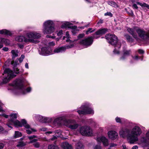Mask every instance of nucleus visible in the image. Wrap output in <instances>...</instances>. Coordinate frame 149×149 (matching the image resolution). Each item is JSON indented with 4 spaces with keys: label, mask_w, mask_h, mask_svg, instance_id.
Instances as JSON below:
<instances>
[{
    "label": "nucleus",
    "mask_w": 149,
    "mask_h": 149,
    "mask_svg": "<svg viewBox=\"0 0 149 149\" xmlns=\"http://www.w3.org/2000/svg\"><path fill=\"white\" fill-rule=\"evenodd\" d=\"M10 119L8 121L7 125L9 127L12 128L11 125H14L15 127H22L23 125L27 129L26 130V133L30 134L33 132H36L37 130L33 128L30 127L29 125L27 124L26 121L24 119H22L21 122L16 120L17 114L15 113L11 114L10 115Z\"/></svg>",
    "instance_id": "nucleus-1"
},
{
    "label": "nucleus",
    "mask_w": 149,
    "mask_h": 149,
    "mask_svg": "<svg viewBox=\"0 0 149 149\" xmlns=\"http://www.w3.org/2000/svg\"><path fill=\"white\" fill-rule=\"evenodd\" d=\"M142 131L140 128L138 126H135L131 130L130 135H129L128 140L130 144H133L138 140V136L141 134Z\"/></svg>",
    "instance_id": "nucleus-2"
},
{
    "label": "nucleus",
    "mask_w": 149,
    "mask_h": 149,
    "mask_svg": "<svg viewBox=\"0 0 149 149\" xmlns=\"http://www.w3.org/2000/svg\"><path fill=\"white\" fill-rule=\"evenodd\" d=\"M12 85L15 88L21 90L23 94H25L26 91L30 92L31 90L30 87L28 88L26 90L25 87L23 85V81L20 79H17L15 80L12 84Z\"/></svg>",
    "instance_id": "nucleus-3"
},
{
    "label": "nucleus",
    "mask_w": 149,
    "mask_h": 149,
    "mask_svg": "<svg viewBox=\"0 0 149 149\" xmlns=\"http://www.w3.org/2000/svg\"><path fill=\"white\" fill-rule=\"evenodd\" d=\"M3 75L4 76L2 79V83L4 84L7 83L11 78L16 76L13 71L9 68L5 69Z\"/></svg>",
    "instance_id": "nucleus-4"
},
{
    "label": "nucleus",
    "mask_w": 149,
    "mask_h": 149,
    "mask_svg": "<svg viewBox=\"0 0 149 149\" xmlns=\"http://www.w3.org/2000/svg\"><path fill=\"white\" fill-rule=\"evenodd\" d=\"M43 32L44 34H51L54 31V24L52 21L49 20L44 23Z\"/></svg>",
    "instance_id": "nucleus-5"
},
{
    "label": "nucleus",
    "mask_w": 149,
    "mask_h": 149,
    "mask_svg": "<svg viewBox=\"0 0 149 149\" xmlns=\"http://www.w3.org/2000/svg\"><path fill=\"white\" fill-rule=\"evenodd\" d=\"M106 39L108 40V42L111 45L115 46L118 48H120L121 46V43L118 42V38L117 37L114 35L107 34L105 36Z\"/></svg>",
    "instance_id": "nucleus-6"
},
{
    "label": "nucleus",
    "mask_w": 149,
    "mask_h": 149,
    "mask_svg": "<svg viewBox=\"0 0 149 149\" xmlns=\"http://www.w3.org/2000/svg\"><path fill=\"white\" fill-rule=\"evenodd\" d=\"M81 110H78L77 112L79 115L86 114H93L94 113L93 110L91 108L89 107L87 104L83 105L81 107Z\"/></svg>",
    "instance_id": "nucleus-7"
},
{
    "label": "nucleus",
    "mask_w": 149,
    "mask_h": 149,
    "mask_svg": "<svg viewBox=\"0 0 149 149\" xmlns=\"http://www.w3.org/2000/svg\"><path fill=\"white\" fill-rule=\"evenodd\" d=\"M94 39L93 36H89L80 41L79 43L80 44L87 47L92 45Z\"/></svg>",
    "instance_id": "nucleus-8"
},
{
    "label": "nucleus",
    "mask_w": 149,
    "mask_h": 149,
    "mask_svg": "<svg viewBox=\"0 0 149 149\" xmlns=\"http://www.w3.org/2000/svg\"><path fill=\"white\" fill-rule=\"evenodd\" d=\"M80 131L81 134L83 135L91 136L93 134L92 129L88 126L81 127Z\"/></svg>",
    "instance_id": "nucleus-9"
},
{
    "label": "nucleus",
    "mask_w": 149,
    "mask_h": 149,
    "mask_svg": "<svg viewBox=\"0 0 149 149\" xmlns=\"http://www.w3.org/2000/svg\"><path fill=\"white\" fill-rule=\"evenodd\" d=\"M108 29L103 28L99 29L93 34V36L95 39H97L101 36L105 34L107 31Z\"/></svg>",
    "instance_id": "nucleus-10"
},
{
    "label": "nucleus",
    "mask_w": 149,
    "mask_h": 149,
    "mask_svg": "<svg viewBox=\"0 0 149 149\" xmlns=\"http://www.w3.org/2000/svg\"><path fill=\"white\" fill-rule=\"evenodd\" d=\"M136 31L139 37L141 38L146 39L149 38V33H146L143 30L140 29H137Z\"/></svg>",
    "instance_id": "nucleus-11"
},
{
    "label": "nucleus",
    "mask_w": 149,
    "mask_h": 149,
    "mask_svg": "<svg viewBox=\"0 0 149 149\" xmlns=\"http://www.w3.org/2000/svg\"><path fill=\"white\" fill-rule=\"evenodd\" d=\"M74 46V45L71 44L70 45H68L59 47H58L55 49L54 50V52L55 53H58L62 52H65L66 49L71 48Z\"/></svg>",
    "instance_id": "nucleus-12"
},
{
    "label": "nucleus",
    "mask_w": 149,
    "mask_h": 149,
    "mask_svg": "<svg viewBox=\"0 0 149 149\" xmlns=\"http://www.w3.org/2000/svg\"><path fill=\"white\" fill-rule=\"evenodd\" d=\"M130 131L129 130L126 128H121L119 132V134L120 136L124 138L126 136H127L128 139V137L130 134Z\"/></svg>",
    "instance_id": "nucleus-13"
},
{
    "label": "nucleus",
    "mask_w": 149,
    "mask_h": 149,
    "mask_svg": "<svg viewBox=\"0 0 149 149\" xmlns=\"http://www.w3.org/2000/svg\"><path fill=\"white\" fill-rule=\"evenodd\" d=\"M66 121L68 123L67 126L72 129H76L78 126V124L76 123L75 121L74 120H68Z\"/></svg>",
    "instance_id": "nucleus-14"
},
{
    "label": "nucleus",
    "mask_w": 149,
    "mask_h": 149,
    "mask_svg": "<svg viewBox=\"0 0 149 149\" xmlns=\"http://www.w3.org/2000/svg\"><path fill=\"white\" fill-rule=\"evenodd\" d=\"M26 36L29 38H38L41 37V35L36 32H30L27 33Z\"/></svg>",
    "instance_id": "nucleus-15"
},
{
    "label": "nucleus",
    "mask_w": 149,
    "mask_h": 149,
    "mask_svg": "<svg viewBox=\"0 0 149 149\" xmlns=\"http://www.w3.org/2000/svg\"><path fill=\"white\" fill-rule=\"evenodd\" d=\"M97 140L98 142H102L104 146H107L109 145L108 141L107 139L105 137H99L97 138Z\"/></svg>",
    "instance_id": "nucleus-16"
},
{
    "label": "nucleus",
    "mask_w": 149,
    "mask_h": 149,
    "mask_svg": "<svg viewBox=\"0 0 149 149\" xmlns=\"http://www.w3.org/2000/svg\"><path fill=\"white\" fill-rule=\"evenodd\" d=\"M15 40L18 42H29L30 40V39H27L23 36H17L15 38Z\"/></svg>",
    "instance_id": "nucleus-17"
},
{
    "label": "nucleus",
    "mask_w": 149,
    "mask_h": 149,
    "mask_svg": "<svg viewBox=\"0 0 149 149\" xmlns=\"http://www.w3.org/2000/svg\"><path fill=\"white\" fill-rule=\"evenodd\" d=\"M108 135L110 139L114 140L117 138L118 134L115 131H111L108 132Z\"/></svg>",
    "instance_id": "nucleus-18"
},
{
    "label": "nucleus",
    "mask_w": 149,
    "mask_h": 149,
    "mask_svg": "<svg viewBox=\"0 0 149 149\" xmlns=\"http://www.w3.org/2000/svg\"><path fill=\"white\" fill-rule=\"evenodd\" d=\"M41 54L43 55H47L51 53V49L48 47H42L41 49Z\"/></svg>",
    "instance_id": "nucleus-19"
},
{
    "label": "nucleus",
    "mask_w": 149,
    "mask_h": 149,
    "mask_svg": "<svg viewBox=\"0 0 149 149\" xmlns=\"http://www.w3.org/2000/svg\"><path fill=\"white\" fill-rule=\"evenodd\" d=\"M11 64L14 66L13 70L15 73L18 74L19 73V69L16 67V66L17 65L19 64L18 63V60H17L15 61H11Z\"/></svg>",
    "instance_id": "nucleus-20"
},
{
    "label": "nucleus",
    "mask_w": 149,
    "mask_h": 149,
    "mask_svg": "<svg viewBox=\"0 0 149 149\" xmlns=\"http://www.w3.org/2000/svg\"><path fill=\"white\" fill-rule=\"evenodd\" d=\"M127 31L134 38L137 39L138 38L135 32V30L134 29L128 28L127 29Z\"/></svg>",
    "instance_id": "nucleus-21"
},
{
    "label": "nucleus",
    "mask_w": 149,
    "mask_h": 149,
    "mask_svg": "<svg viewBox=\"0 0 149 149\" xmlns=\"http://www.w3.org/2000/svg\"><path fill=\"white\" fill-rule=\"evenodd\" d=\"M131 53V51L130 50L124 51L123 55L120 58V59L122 60H124L126 56H129Z\"/></svg>",
    "instance_id": "nucleus-22"
},
{
    "label": "nucleus",
    "mask_w": 149,
    "mask_h": 149,
    "mask_svg": "<svg viewBox=\"0 0 149 149\" xmlns=\"http://www.w3.org/2000/svg\"><path fill=\"white\" fill-rule=\"evenodd\" d=\"M63 118L62 117H60L56 118L54 120V123L55 124L60 125L63 123Z\"/></svg>",
    "instance_id": "nucleus-23"
},
{
    "label": "nucleus",
    "mask_w": 149,
    "mask_h": 149,
    "mask_svg": "<svg viewBox=\"0 0 149 149\" xmlns=\"http://www.w3.org/2000/svg\"><path fill=\"white\" fill-rule=\"evenodd\" d=\"M62 146L64 149H73L72 146L67 142L63 143Z\"/></svg>",
    "instance_id": "nucleus-24"
},
{
    "label": "nucleus",
    "mask_w": 149,
    "mask_h": 149,
    "mask_svg": "<svg viewBox=\"0 0 149 149\" xmlns=\"http://www.w3.org/2000/svg\"><path fill=\"white\" fill-rule=\"evenodd\" d=\"M0 34H4L6 35H8L10 36L11 35L10 32L6 29H2L0 31Z\"/></svg>",
    "instance_id": "nucleus-25"
},
{
    "label": "nucleus",
    "mask_w": 149,
    "mask_h": 149,
    "mask_svg": "<svg viewBox=\"0 0 149 149\" xmlns=\"http://www.w3.org/2000/svg\"><path fill=\"white\" fill-rule=\"evenodd\" d=\"M0 41H1L2 43H4L6 45H9L10 44V41L8 39L1 38H0Z\"/></svg>",
    "instance_id": "nucleus-26"
},
{
    "label": "nucleus",
    "mask_w": 149,
    "mask_h": 149,
    "mask_svg": "<svg viewBox=\"0 0 149 149\" xmlns=\"http://www.w3.org/2000/svg\"><path fill=\"white\" fill-rule=\"evenodd\" d=\"M11 53L12 54V59L14 60V58L18 56L17 51H15L14 50H13L11 51Z\"/></svg>",
    "instance_id": "nucleus-27"
},
{
    "label": "nucleus",
    "mask_w": 149,
    "mask_h": 149,
    "mask_svg": "<svg viewBox=\"0 0 149 149\" xmlns=\"http://www.w3.org/2000/svg\"><path fill=\"white\" fill-rule=\"evenodd\" d=\"M72 24L68 22H66L64 23L62 25V28H65L67 27L70 28V26H70Z\"/></svg>",
    "instance_id": "nucleus-28"
},
{
    "label": "nucleus",
    "mask_w": 149,
    "mask_h": 149,
    "mask_svg": "<svg viewBox=\"0 0 149 149\" xmlns=\"http://www.w3.org/2000/svg\"><path fill=\"white\" fill-rule=\"evenodd\" d=\"M125 37L127 40L128 42H132L133 41V39L128 34H126L125 35Z\"/></svg>",
    "instance_id": "nucleus-29"
},
{
    "label": "nucleus",
    "mask_w": 149,
    "mask_h": 149,
    "mask_svg": "<svg viewBox=\"0 0 149 149\" xmlns=\"http://www.w3.org/2000/svg\"><path fill=\"white\" fill-rule=\"evenodd\" d=\"M76 149H84L83 144L80 142H79L76 145Z\"/></svg>",
    "instance_id": "nucleus-30"
},
{
    "label": "nucleus",
    "mask_w": 149,
    "mask_h": 149,
    "mask_svg": "<svg viewBox=\"0 0 149 149\" xmlns=\"http://www.w3.org/2000/svg\"><path fill=\"white\" fill-rule=\"evenodd\" d=\"M136 3L140 5L142 7H146L148 9H149V5L145 3H142L138 2H137Z\"/></svg>",
    "instance_id": "nucleus-31"
},
{
    "label": "nucleus",
    "mask_w": 149,
    "mask_h": 149,
    "mask_svg": "<svg viewBox=\"0 0 149 149\" xmlns=\"http://www.w3.org/2000/svg\"><path fill=\"white\" fill-rule=\"evenodd\" d=\"M70 28L72 29V32L74 35L76 33V31L75 29L77 28V26H70Z\"/></svg>",
    "instance_id": "nucleus-32"
},
{
    "label": "nucleus",
    "mask_w": 149,
    "mask_h": 149,
    "mask_svg": "<svg viewBox=\"0 0 149 149\" xmlns=\"http://www.w3.org/2000/svg\"><path fill=\"white\" fill-rule=\"evenodd\" d=\"M48 149H59V148L56 145L51 144L48 146Z\"/></svg>",
    "instance_id": "nucleus-33"
},
{
    "label": "nucleus",
    "mask_w": 149,
    "mask_h": 149,
    "mask_svg": "<svg viewBox=\"0 0 149 149\" xmlns=\"http://www.w3.org/2000/svg\"><path fill=\"white\" fill-rule=\"evenodd\" d=\"M26 145L25 143L23 141H20L18 143L17 146L18 147H21L24 146Z\"/></svg>",
    "instance_id": "nucleus-34"
},
{
    "label": "nucleus",
    "mask_w": 149,
    "mask_h": 149,
    "mask_svg": "<svg viewBox=\"0 0 149 149\" xmlns=\"http://www.w3.org/2000/svg\"><path fill=\"white\" fill-rule=\"evenodd\" d=\"M22 136L21 133L18 131H15V137L17 138L20 137Z\"/></svg>",
    "instance_id": "nucleus-35"
},
{
    "label": "nucleus",
    "mask_w": 149,
    "mask_h": 149,
    "mask_svg": "<svg viewBox=\"0 0 149 149\" xmlns=\"http://www.w3.org/2000/svg\"><path fill=\"white\" fill-rule=\"evenodd\" d=\"M33 145L36 148H38L40 147V144L39 142H37L34 143L33 144Z\"/></svg>",
    "instance_id": "nucleus-36"
},
{
    "label": "nucleus",
    "mask_w": 149,
    "mask_h": 149,
    "mask_svg": "<svg viewBox=\"0 0 149 149\" xmlns=\"http://www.w3.org/2000/svg\"><path fill=\"white\" fill-rule=\"evenodd\" d=\"M107 3L109 5L113 6H115L116 4L115 2L111 1H108Z\"/></svg>",
    "instance_id": "nucleus-37"
},
{
    "label": "nucleus",
    "mask_w": 149,
    "mask_h": 149,
    "mask_svg": "<svg viewBox=\"0 0 149 149\" xmlns=\"http://www.w3.org/2000/svg\"><path fill=\"white\" fill-rule=\"evenodd\" d=\"M24 56L23 55H22L20 58L18 59V61H19L20 63H21L22 62L23 59H24Z\"/></svg>",
    "instance_id": "nucleus-38"
},
{
    "label": "nucleus",
    "mask_w": 149,
    "mask_h": 149,
    "mask_svg": "<svg viewBox=\"0 0 149 149\" xmlns=\"http://www.w3.org/2000/svg\"><path fill=\"white\" fill-rule=\"evenodd\" d=\"M85 35L84 33H81L79 34L77 36V38L78 39L82 38L84 37Z\"/></svg>",
    "instance_id": "nucleus-39"
},
{
    "label": "nucleus",
    "mask_w": 149,
    "mask_h": 149,
    "mask_svg": "<svg viewBox=\"0 0 149 149\" xmlns=\"http://www.w3.org/2000/svg\"><path fill=\"white\" fill-rule=\"evenodd\" d=\"M92 30V28H89L86 32V34H88L89 33H91L94 31V30L91 31Z\"/></svg>",
    "instance_id": "nucleus-40"
},
{
    "label": "nucleus",
    "mask_w": 149,
    "mask_h": 149,
    "mask_svg": "<svg viewBox=\"0 0 149 149\" xmlns=\"http://www.w3.org/2000/svg\"><path fill=\"white\" fill-rule=\"evenodd\" d=\"M38 139H33L32 140H31L29 142V143H35L37 142V141H38Z\"/></svg>",
    "instance_id": "nucleus-41"
},
{
    "label": "nucleus",
    "mask_w": 149,
    "mask_h": 149,
    "mask_svg": "<svg viewBox=\"0 0 149 149\" xmlns=\"http://www.w3.org/2000/svg\"><path fill=\"white\" fill-rule=\"evenodd\" d=\"M36 137H37L36 136L33 135L31 136H28V137L29 139L32 140L33 139L36 138Z\"/></svg>",
    "instance_id": "nucleus-42"
},
{
    "label": "nucleus",
    "mask_w": 149,
    "mask_h": 149,
    "mask_svg": "<svg viewBox=\"0 0 149 149\" xmlns=\"http://www.w3.org/2000/svg\"><path fill=\"white\" fill-rule=\"evenodd\" d=\"M104 15L105 16H109L111 17H112L113 16L112 14L110 12H107L104 14Z\"/></svg>",
    "instance_id": "nucleus-43"
},
{
    "label": "nucleus",
    "mask_w": 149,
    "mask_h": 149,
    "mask_svg": "<svg viewBox=\"0 0 149 149\" xmlns=\"http://www.w3.org/2000/svg\"><path fill=\"white\" fill-rule=\"evenodd\" d=\"M116 120L117 122V123H121V120L120 118L117 117L116 118Z\"/></svg>",
    "instance_id": "nucleus-44"
},
{
    "label": "nucleus",
    "mask_w": 149,
    "mask_h": 149,
    "mask_svg": "<svg viewBox=\"0 0 149 149\" xmlns=\"http://www.w3.org/2000/svg\"><path fill=\"white\" fill-rule=\"evenodd\" d=\"M130 15L132 16H134V13L132 10H131L130 12H127Z\"/></svg>",
    "instance_id": "nucleus-45"
},
{
    "label": "nucleus",
    "mask_w": 149,
    "mask_h": 149,
    "mask_svg": "<svg viewBox=\"0 0 149 149\" xmlns=\"http://www.w3.org/2000/svg\"><path fill=\"white\" fill-rule=\"evenodd\" d=\"M132 7L134 9H137L138 8L137 5L135 3L133 5Z\"/></svg>",
    "instance_id": "nucleus-46"
},
{
    "label": "nucleus",
    "mask_w": 149,
    "mask_h": 149,
    "mask_svg": "<svg viewBox=\"0 0 149 149\" xmlns=\"http://www.w3.org/2000/svg\"><path fill=\"white\" fill-rule=\"evenodd\" d=\"M63 34V31L61 30L59 31L58 33H57L58 36H60Z\"/></svg>",
    "instance_id": "nucleus-47"
},
{
    "label": "nucleus",
    "mask_w": 149,
    "mask_h": 149,
    "mask_svg": "<svg viewBox=\"0 0 149 149\" xmlns=\"http://www.w3.org/2000/svg\"><path fill=\"white\" fill-rule=\"evenodd\" d=\"M94 149H101V146L99 145H96L94 148Z\"/></svg>",
    "instance_id": "nucleus-48"
},
{
    "label": "nucleus",
    "mask_w": 149,
    "mask_h": 149,
    "mask_svg": "<svg viewBox=\"0 0 149 149\" xmlns=\"http://www.w3.org/2000/svg\"><path fill=\"white\" fill-rule=\"evenodd\" d=\"M4 146V145L3 143H0V149H3Z\"/></svg>",
    "instance_id": "nucleus-49"
},
{
    "label": "nucleus",
    "mask_w": 149,
    "mask_h": 149,
    "mask_svg": "<svg viewBox=\"0 0 149 149\" xmlns=\"http://www.w3.org/2000/svg\"><path fill=\"white\" fill-rule=\"evenodd\" d=\"M138 52L139 53L141 54H143L144 53V51L141 49H139L138 50Z\"/></svg>",
    "instance_id": "nucleus-50"
},
{
    "label": "nucleus",
    "mask_w": 149,
    "mask_h": 149,
    "mask_svg": "<svg viewBox=\"0 0 149 149\" xmlns=\"http://www.w3.org/2000/svg\"><path fill=\"white\" fill-rule=\"evenodd\" d=\"M2 49L5 51L7 52L8 51V47H5L3 48Z\"/></svg>",
    "instance_id": "nucleus-51"
},
{
    "label": "nucleus",
    "mask_w": 149,
    "mask_h": 149,
    "mask_svg": "<svg viewBox=\"0 0 149 149\" xmlns=\"http://www.w3.org/2000/svg\"><path fill=\"white\" fill-rule=\"evenodd\" d=\"M146 136L147 138L149 140V131L146 133Z\"/></svg>",
    "instance_id": "nucleus-52"
},
{
    "label": "nucleus",
    "mask_w": 149,
    "mask_h": 149,
    "mask_svg": "<svg viewBox=\"0 0 149 149\" xmlns=\"http://www.w3.org/2000/svg\"><path fill=\"white\" fill-rule=\"evenodd\" d=\"M116 146V145L114 143H111L110 144V148L113 147L115 146Z\"/></svg>",
    "instance_id": "nucleus-53"
},
{
    "label": "nucleus",
    "mask_w": 149,
    "mask_h": 149,
    "mask_svg": "<svg viewBox=\"0 0 149 149\" xmlns=\"http://www.w3.org/2000/svg\"><path fill=\"white\" fill-rule=\"evenodd\" d=\"M30 40L29 42L31 41V42H33L35 43H38V41L34 40H31V39H30Z\"/></svg>",
    "instance_id": "nucleus-54"
},
{
    "label": "nucleus",
    "mask_w": 149,
    "mask_h": 149,
    "mask_svg": "<svg viewBox=\"0 0 149 149\" xmlns=\"http://www.w3.org/2000/svg\"><path fill=\"white\" fill-rule=\"evenodd\" d=\"M49 44L50 45L54 46L55 45V43L53 42H52L49 43Z\"/></svg>",
    "instance_id": "nucleus-55"
},
{
    "label": "nucleus",
    "mask_w": 149,
    "mask_h": 149,
    "mask_svg": "<svg viewBox=\"0 0 149 149\" xmlns=\"http://www.w3.org/2000/svg\"><path fill=\"white\" fill-rule=\"evenodd\" d=\"M66 36L67 38H69L70 36H69V34L68 32H67L66 33Z\"/></svg>",
    "instance_id": "nucleus-56"
},
{
    "label": "nucleus",
    "mask_w": 149,
    "mask_h": 149,
    "mask_svg": "<svg viewBox=\"0 0 149 149\" xmlns=\"http://www.w3.org/2000/svg\"><path fill=\"white\" fill-rule=\"evenodd\" d=\"M113 52L115 54H118L119 53V52L117 51L116 49H114V50L113 51Z\"/></svg>",
    "instance_id": "nucleus-57"
},
{
    "label": "nucleus",
    "mask_w": 149,
    "mask_h": 149,
    "mask_svg": "<svg viewBox=\"0 0 149 149\" xmlns=\"http://www.w3.org/2000/svg\"><path fill=\"white\" fill-rule=\"evenodd\" d=\"M46 37L47 38H54L55 37V36H49V35H47Z\"/></svg>",
    "instance_id": "nucleus-58"
},
{
    "label": "nucleus",
    "mask_w": 149,
    "mask_h": 149,
    "mask_svg": "<svg viewBox=\"0 0 149 149\" xmlns=\"http://www.w3.org/2000/svg\"><path fill=\"white\" fill-rule=\"evenodd\" d=\"M138 146H134L132 148V149H138Z\"/></svg>",
    "instance_id": "nucleus-59"
},
{
    "label": "nucleus",
    "mask_w": 149,
    "mask_h": 149,
    "mask_svg": "<svg viewBox=\"0 0 149 149\" xmlns=\"http://www.w3.org/2000/svg\"><path fill=\"white\" fill-rule=\"evenodd\" d=\"M57 138V137L56 136H54L51 139L52 140H54L56 139Z\"/></svg>",
    "instance_id": "nucleus-60"
},
{
    "label": "nucleus",
    "mask_w": 149,
    "mask_h": 149,
    "mask_svg": "<svg viewBox=\"0 0 149 149\" xmlns=\"http://www.w3.org/2000/svg\"><path fill=\"white\" fill-rule=\"evenodd\" d=\"M132 57L134 59L136 60H138L139 58V57L137 56H136L134 57L132 56Z\"/></svg>",
    "instance_id": "nucleus-61"
},
{
    "label": "nucleus",
    "mask_w": 149,
    "mask_h": 149,
    "mask_svg": "<svg viewBox=\"0 0 149 149\" xmlns=\"http://www.w3.org/2000/svg\"><path fill=\"white\" fill-rule=\"evenodd\" d=\"M103 22V20L102 19H100L99 20L97 23L98 24H102Z\"/></svg>",
    "instance_id": "nucleus-62"
},
{
    "label": "nucleus",
    "mask_w": 149,
    "mask_h": 149,
    "mask_svg": "<svg viewBox=\"0 0 149 149\" xmlns=\"http://www.w3.org/2000/svg\"><path fill=\"white\" fill-rule=\"evenodd\" d=\"M2 116L6 118H8V116L5 114H3L2 115Z\"/></svg>",
    "instance_id": "nucleus-63"
},
{
    "label": "nucleus",
    "mask_w": 149,
    "mask_h": 149,
    "mask_svg": "<svg viewBox=\"0 0 149 149\" xmlns=\"http://www.w3.org/2000/svg\"><path fill=\"white\" fill-rule=\"evenodd\" d=\"M25 68L28 69L29 68V66L28 63H26L25 64Z\"/></svg>",
    "instance_id": "nucleus-64"
}]
</instances>
